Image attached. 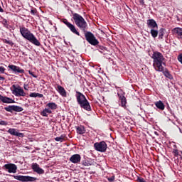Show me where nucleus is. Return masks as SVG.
<instances>
[{"label": "nucleus", "instance_id": "obj_1", "mask_svg": "<svg viewBox=\"0 0 182 182\" xmlns=\"http://www.w3.org/2000/svg\"><path fill=\"white\" fill-rule=\"evenodd\" d=\"M71 14L75 25L77 26V28H79V29H80V31H82V32H84L87 42H88V43L90 45H92V46L99 45V41L96 39L95 34L90 31H87L88 27L86 20H85L79 14L74 13L73 11H71Z\"/></svg>", "mask_w": 182, "mask_h": 182}, {"label": "nucleus", "instance_id": "obj_2", "mask_svg": "<svg viewBox=\"0 0 182 182\" xmlns=\"http://www.w3.org/2000/svg\"><path fill=\"white\" fill-rule=\"evenodd\" d=\"M19 29L20 33L24 39H26V41H28V42H31V43H33V45H35L36 46H41V42H39L38 39L36 38L35 35H33L28 28L23 26H20Z\"/></svg>", "mask_w": 182, "mask_h": 182}, {"label": "nucleus", "instance_id": "obj_3", "mask_svg": "<svg viewBox=\"0 0 182 182\" xmlns=\"http://www.w3.org/2000/svg\"><path fill=\"white\" fill-rule=\"evenodd\" d=\"M151 58L153 59V66L155 70H156V72H163V65H166L163 54L159 51H154Z\"/></svg>", "mask_w": 182, "mask_h": 182}, {"label": "nucleus", "instance_id": "obj_4", "mask_svg": "<svg viewBox=\"0 0 182 182\" xmlns=\"http://www.w3.org/2000/svg\"><path fill=\"white\" fill-rule=\"evenodd\" d=\"M75 97L77 104L82 109H84V110H87V112H92V107L90 106V103L89 102L87 99H86V96H85V95L79 91H76Z\"/></svg>", "mask_w": 182, "mask_h": 182}, {"label": "nucleus", "instance_id": "obj_5", "mask_svg": "<svg viewBox=\"0 0 182 182\" xmlns=\"http://www.w3.org/2000/svg\"><path fill=\"white\" fill-rule=\"evenodd\" d=\"M147 26L151 29L150 33L154 38V39H156L157 36H159V25H157V23L154 19H149L147 20Z\"/></svg>", "mask_w": 182, "mask_h": 182}, {"label": "nucleus", "instance_id": "obj_6", "mask_svg": "<svg viewBox=\"0 0 182 182\" xmlns=\"http://www.w3.org/2000/svg\"><path fill=\"white\" fill-rule=\"evenodd\" d=\"M11 90L15 96L17 97H25L26 96V92L23 90V88L22 87L18 85H13L11 87Z\"/></svg>", "mask_w": 182, "mask_h": 182}, {"label": "nucleus", "instance_id": "obj_7", "mask_svg": "<svg viewBox=\"0 0 182 182\" xmlns=\"http://www.w3.org/2000/svg\"><path fill=\"white\" fill-rule=\"evenodd\" d=\"M63 23H65L66 26L70 29V32L77 36H80V33L79 32V29L76 28V26L72 24L70 22L68 21V19L64 18L62 21Z\"/></svg>", "mask_w": 182, "mask_h": 182}, {"label": "nucleus", "instance_id": "obj_8", "mask_svg": "<svg viewBox=\"0 0 182 182\" xmlns=\"http://www.w3.org/2000/svg\"><path fill=\"white\" fill-rule=\"evenodd\" d=\"M12 177H14V178H15V180H18V181H22V182H35L36 181V180H38V178H36V177H32V176H15L13 175Z\"/></svg>", "mask_w": 182, "mask_h": 182}, {"label": "nucleus", "instance_id": "obj_9", "mask_svg": "<svg viewBox=\"0 0 182 182\" xmlns=\"http://www.w3.org/2000/svg\"><path fill=\"white\" fill-rule=\"evenodd\" d=\"M94 148L97 151H100V153H105V151L107 150V144L105 141L96 142L94 144Z\"/></svg>", "mask_w": 182, "mask_h": 182}, {"label": "nucleus", "instance_id": "obj_10", "mask_svg": "<svg viewBox=\"0 0 182 182\" xmlns=\"http://www.w3.org/2000/svg\"><path fill=\"white\" fill-rule=\"evenodd\" d=\"M3 169L8 171V173H16V170H18V166L15 165V164H6L4 165Z\"/></svg>", "mask_w": 182, "mask_h": 182}, {"label": "nucleus", "instance_id": "obj_11", "mask_svg": "<svg viewBox=\"0 0 182 182\" xmlns=\"http://www.w3.org/2000/svg\"><path fill=\"white\" fill-rule=\"evenodd\" d=\"M6 112H9L10 113H14V112H23V108L18 105H9L8 107H4Z\"/></svg>", "mask_w": 182, "mask_h": 182}, {"label": "nucleus", "instance_id": "obj_12", "mask_svg": "<svg viewBox=\"0 0 182 182\" xmlns=\"http://www.w3.org/2000/svg\"><path fill=\"white\" fill-rule=\"evenodd\" d=\"M9 69L12 70L15 75H18V73L23 74L25 73V70L21 68L19 66H16L15 65H9Z\"/></svg>", "mask_w": 182, "mask_h": 182}, {"label": "nucleus", "instance_id": "obj_13", "mask_svg": "<svg viewBox=\"0 0 182 182\" xmlns=\"http://www.w3.org/2000/svg\"><path fill=\"white\" fill-rule=\"evenodd\" d=\"M8 133L11 134V136H17V137H21V139L24 137L25 134L23 133L16 132V129L10 128L8 131Z\"/></svg>", "mask_w": 182, "mask_h": 182}, {"label": "nucleus", "instance_id": "obj_14", "mask_svg": "<svg viewBox=\"0 0 182 182\" xmlns=\"http://www.w3.org/2000/svg\"><path fill=\"white\" fill-rule=\"evenodd\" d=\"M80 160H82V157L80 156V154H75L70 158V161L71 163H73L74 164H77L80 163Z\"/></svg>", "mask_w": 182, "mask_h": 182}, {"label": "nucleus", "instance_id": "obj_15", "mask_svg": "<svg viewBox=\"0 0 182 182\" xmlns=\"http://www.w3.org/2000/svg\"><path fill=\"white\" fill-rule=\"evenodd\" d=\"M32 169L38 174H44L45 171L39 167V165L36 163L32 164Z\"/></svg>", "mask_w": 182, "mask_h": 182}, {"label": "nucleus", "instance_id": "obj_16", "mask_svg": "<svg viewBox=\"0 0 182 182\" xmlns=\"http://www.w3.org/2000/svg\"><path fill=\"white\" fill-rule=\"evenodd\" d=\"M119 99L121 102V106L122 107H124V109H126V105H127V100L126 99V97H124V95L118 93Z\"/></svg>", "mask_w": 182, "mask_h": 182}, {"label": "nucleus", "instance_id": "obj_17", "mask_svg": "<svg viewBox=\"0 0 182 182\" xmlns=\"http://www.w3.org/2000/svg\"><path fill=\"white\" fill-rule=\"evenodd\" d=\"M57 91L58 92V93H60V95L63 96V97H66L68 96L66 90H65L63 87L59 85H57Z\"/></svg>", "mask_w": 182, "mask_h": 182}, {"label": "nucleus", "instance_id": "obj_18", "mask_svg": "<svg viewBox=\"0 0 182 182\" xmlns=\"http://www.w3.org/2000/svg\"><path fill=\"white\" fill-rule=\"evenodd\" d=\"M0 100L3 103H7V104L15 103V100H14L13 99L8 97H4L1 95H0Z\"/></svg>", "mask_w": 182, "mask_h": 182}, {"label": "nucleus", "instance_id": "obj_19", "mask_svg": "<svg viewBox=\"0 0 182 182\" xmlns=\"http://www.w3.org/2000/svg\"><path fill=\"white\" fill-rule=\"evenodd\" d=\"M158 72H162L163 75H164V76L166 77L168 79H170V80L173 79V75L170 74V72H168V70L167 68L164 69V67H163L162 71H158Z\"/></svg>", "mask_w": 182, "mask_h": 182}, {"label": "nucleus", "instance_id": "obj_20", "mask_svg": "<svg viewBox=\"0 0 182 182\" xmlns=\"http://www.w3.org/2000/svg\"><path fill=\"white\" fill-rule=\"evenodd\" d=\"M75 129L77 134H85V133H86V129H85V127L82 125L75 127Z\"/></svg>", "mask_w": 182, "mask_h": 182}, {"label": "nucleus", "instance_id": "obj_21", "mask_svg": "<svg viewBox=\"0 0 182 182\" xmlns=\"http://www.w3.org/2000/svg\"><path fill=\"white\" fill-rule=\"evenodd\" d=\"M155 106L159 109V110H164L166 109V106L164 105V103L161 102V100L157 101L155 102Z\"/></svg>", "mask_w": 182, "mask_h": 182}, {"label": "nucleus", "instance_id": "obj_22", "mask_svg": "<svg viewBox=\"0 0 182 182\" xmlns=\"http://www.w3.org/2000/svg\"><path fill=\"white\" fill-rule=\"evenodd\" d=\"M166 28H162L158 31L159 39H160L161 41H163L164 35H166Z\"/></svg>", "mask_w": 182, "mask_h": 182}, {"label": "nucleus", "instance_id": "obj_23", "mask_svg": "<svg viewBox=\"0 0 182 182\" xmlns=\"http://www.w3.org/2000/svg\"><path fill=\"white\" fill-rule=\"evenodd\" d=\"M52 114V110L48 109V108H45L41 112V115L43 116V117H48V114Z\"/></svg>", "mask_w": 182, "mask_h": 182}, {"label": "nucleus", "instance_id": "obj_24", "mask_svg": "<svg viewBox=\"0 0 182 182\" xmlns=\"http://www.w3.org/2000/svg\"><path fill=\"white\" fill-rule=\"evenodd\" d=\"M47 107H49L51 110H56L58 109V105L55 102H49L46 105Z\"/></svg>", "mask_w": 182, "mask_h": 182}, {"label": "nucleus", "instance_id": "obj_25", "mask_svg": "<svg viewBox=\"0 0 182 182\" xmlns=\"http://www.w3.org/2000/svg\"><path fill=\"white\" fill-rule=\"evenodd\" d=\"M65 137H66L65 134H61L60 137L58 136L55 137V141H60V143H63Z\"/></svg>", "mask_w": 182, "mask_h": 182}, {"label": "nucleus", "instance_id": "obj_26", "mask_svg": "<svg viewBox=\"0 0 182 182\" xmlns=\"http://www.w3.org/2000/svg\"><path fill=\"white\" fill-rule=\"evenodd\" d=\"M4 43H6L7 45H10V46H14V42L12 41H9L6 39L3 40Z\"/></svg>", "mask_w": 182, "mask_h": 182}, {"label": "nucleus", "instance_id": "obj_27", "mask_svg": "<svg viewBox=\"0 0 182 182\" xmlns=\"http://www.w3.org/2000/svg\"><path fill=\"white\" fill-rule=\"evenodd\" d=\"M0 126H8V122L0 120Z\"/></svg>", "mask_w": 182, "mask_h": 182}, {"label": "nucleus", "instance_id": "obj_28", "mask_svg": "<svg viewBox=\"0 0 182 182\" xmlns=\"http://www.w3.org/2000/svg\"><path fill=\"white\" fill-rule=\"evenodd\" d=\"M177 60L182 65V53L178 55Z\"/></svg>", "mask_w": 182, "mask_h": 182}, {"label": "nucleus", "instance_id": "obj_29", "mask_svg": "<svg viewBox=\"0 0 182 182\" xmlns=\"http://www.w3.org/2000/svg\"><path fill=\"white\" fill-rule=\"evenodd\" d=\"M82 165L85 166V167H89V166H90V164H89L87 161H82Z\"/></svg>", "mask_w": 182, "mask_h": 182}, {"label": "nucleus", "instance_id": "obj_30", "mask_svg": "<svg viewBox=\"0 0 182 182\" xmlns=\"http://www.w3.org/2000/svg\"><path fill=\"white\" fill-rule=\"evenodd\" d=\"M99 50L101 53H103V51L106 50V48L102 46H99Z\"/></svg>", "mask_w": 182, "mask_h": 182}, {"label": "nucleus", "instance_id": "obj_31", "mask_svg": "<svg viewBox=\"0 0 182 182\" xmlns=\"http://www.w3.org/2000/svg\"><path fill=\"white\" fill-rule=\"evenodd\" d=\"M28 73H29V75H31V76H33V77H35L36 79L38 77V75H35V73H33L31 70H28Z\"/></svg>", "mask_w": 182, "mask_h": 182}, {"label": "nucleus", "instance_id": "obj_32", "mask_svg": "<svg viewBox=\"0 0 182 182\" xmlns=\"http://www.w3.org/2000/svg\"><path fill=\"white\" fill-rule=\"evenodd\" d=\"M5 70H6V69L4 67L0 66V73L1 74L5 73Z\"/></svg>", "mask_w": 182, "mask_h": 182}, {"label": "nucleus", "instance_id": "obj_33", "mask_svg": "<svg viewBox=\"0 0 182 182\" xmlns=\"http://www.w3.org/2000/svg\"><path fill=\"white\" fill-rule=\"evenodd\" d=\"M30 97H38V93L37 92H31L30 94Z\"/></svg>", "mask_w": 182, "mask_h": 182}, {"label": "nucleus", "instance_id": "obj_34", "mask_svg": "<svg viewBox=\"0 0 182 182\" xmlns=\"http://www.w3.org/2000/svg\"><path fill=\"white\" fill-rule=\"evenodd\" d=\"M3 25H4V28H8V21H6V19H4L3 21Z\"/></svg>", "mask_w": 182, "mask_h": 182}, {"label": "nucleus", "instance_id": "obj_35", "mask_svg": "<svg viewBox=\"0 0 182 182\" xmlns=\"http://www.w3.org/2000/svg\"><path fill=\"white\" fill-rule=\"evenodd\" d=\"M114 178H115L114 176H112L109 178H107V180H108V181L113 182V181H114Z\"/></svg>", "mask_w": 182, "mask_h": 182}, {"label": "nucleus", "instance_id": "obj_36", "mask_svg": "<svg viewBox=\"0 0 182 182\" xmlns=\"http://www.w3.org/2000/svg\"><path fill=\"white\" fill-rule=\"evenodd\" d=\"M173 153L174 154V156L177 157L178 156V149H173Z\"/></svg>", "mask_w": 182, "mask_h": 182}, {"label": "nucleus", "instance_id": "obj_37", "mask_svg": "<svg viewBox=\"0 0 182 182\" xmlns=\"http://www.w3.org/2000/svg\"><path fill=\"white\" fill-rule=\"evenodd\" d=\"M31 15H36V9H33L31 10Z\"/></svg>", "mask_w": 182, "mask_h": 182}, {"label": "nucleus", "instance_id": "obj_38", "mask_svg": "<svg viewBox=\"0 0 182 182\" xmlns=\"http://www.w3.org/2000/svg\"><path fill=\"white\" fill-rule=\"evenodd\" d=\"M138 2L139 3L140 5L142 6H144V0H138Z\"/></svg>", "mask_w": 182, "mask_h": 182}, {"label": "nucleus", "instance_id": "obj_39", "mask_svg": "<svg viewBox=\"0 0 182 182\" xmlns=\"http://www.w3.org/2000/svg\"><path fill=\"white\" fill-rule=\"evenodd\" d=\"M37 97H43V94L37 93Z\"/></svg>", "mask_w": 182, "mask_h": 182}, {"label": "nucleus", "instance_id": "obj_40", "mask_svg": "<svg viewBox=\"0 0 182 182\" xmlns=\"http://www.w3.org/2000/svg\"><path fill=\"white\" fill-rule=\"evenodd\" d=\"M0 80L1 81L5 80V77H2V75H0Z\"/></svg>", "mask_w": 182, "mask_h": 182}, {"label": "nucleus", "instance_id": "obj_41", "mask_svg": "<svg viewBox=\"0 0 182 182\" xmlns=\"http://www.w3.org/2000/svg\"><path fill=\"white\" fill-rule=\"evenodd\" d=\"M24 87V90H28V86L24 85V87Z\"/></svg>", "mask_w": 182, "mask_h": 182}, {"label": "nucleus", "instance_id": "obj_42", "mask_svg": "<svg viewBox=\"0 0 182 182\" xmlns=\"http://www.w3.org/2000/svg\"><path fill=\"white\" fill-rule=\"evenodd\" d=\"M82 170H85V168H81Z\"/></svg>", "mask_w": 182, "mask_h": 182}, {"label": "nucleus", "instance_id": "obj_43", "mask_svg": "<svg viewBox=\"0 0 182 182\" xmlns=\"http://www.w3.org/2000/svg\"><path fill=\"white\" fill-rule=\"evenodd\" d=\"M75 182H79V181H75Z\"/></svg>", "mask_w": 182, "mask_h": 182}]
</instances>
